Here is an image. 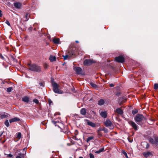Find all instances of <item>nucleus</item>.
<instances>
[{
    "label": "nucleus",
    "instance_id": "1",
    "mask_svg": "<svg viewBox=\"0 0 158 158\" xmlns=\"http://www.w3.org/2000/svg\"><path fill=\"white\" fill-rule=\"evenodd\" d=\"M52 85L53 87L54 91L56 93L61 94L63 91L58 89L59 85L56 83L54 82L53 80H52Z\"/></svg>",
    "mask_w": 158,
    "mask_h": 158
},
{
    "label": "nucleus",
    "instance_id": "2",
    "mask_svg": "<svg viewBox=\"0 0 158 158\" xmlns=\"http://www.w3.org/2000/svg\"><path fill=\"white\" fill-rule=\"evenodd\" d=\"M29 69L31 71L40 72L41 70L40 67L35 64H32L29 66Z\"/></svg>",
    "mask_w": 158,
    "mask_h": 158
},
{
    "label": "nucleus",
    "instance_id": "3",
    "mask_svg": "<svg viewBox=\"0 0 158 158\" xmlns=\"http://www.w3.org/2000/svg\"><path fill=\"white\" fill-rule=\"evenodd\" d=\"M104 123L105 126L106 127H109L110 129L112 130L114 128V125L109 119H106Z\"/></svg>",
    "mask_w": 158,
    "mask_h": 158
},
{
    "label": "nucleus",
    "instance_id": "4",
    "mask_svg": "<svg viewBox=\"0 0 158 158\" xmlns=\"http://www.w3.org/2000/svg\"><path fill=\"white\" fill-rule=\"evenodd\" d=\"M149 142L152 144H155L156 146H158V137H156L154 138V140L151 137L148 139Z\"/></svg>",
    "mask_w": 158,
    "mask_h": 158
},
{
    "label": "nucleus",
    "instance_id": "5",
    "mask_svg": "<svg viewBox=\"0 0 158 158\" xmlns=\"http://www.w3.org/2000/svg\"><path fill=\"white\" fill-rule=\"evenodd\" d=\"M85 122H86L87 125L89 126L93 127H98L100 126L99 123H94L87 119H85Z\"/></svg>",
    "mask_w": 158,
    "mask_h": 158
},
{
    "label": "nucleus",
    "instance_id": "6",
    "mask_svg": "<svg viewBox=\"0 0 158 158\" xmlns=\"http://www.w3.org/2000/svg\"><path fill=\"white\" fill-rule=\"evenodd\" d=\"M52 123L55 126H57L59 128L63 126V123L59 121H57V119H55V120H52Z\"/></svg>",
    "mask_w": 158,
    "mask_h": 158
},
{
    "label": "nucleus",
    "instance_id": "7",
    "mask_svg": "<svg viewBox=\"0 0 158 158\" xmlns=\"http://www.w3.org/2000/svg\"><path fill=\"white\" fill-rule=\"evenodd\" d=\"M73 69L77 74L79 75L82 74V69L81 68L75 67L73 68Z\"/></svg>",
    "mask_w": 158,
    "mask_h": 158
},
{
    "label": "nucleus",
    "instance_id": "8",
    "mask_svg": "<svg viewBox=\"0 0 158 158\" xmlns=\"http://www.w3.org/2000/svg\"><path fill=\"white\" fill-rule=\"evenodd\" d=\"M115 60L117 62L123 63L124 61V58L123 56H120L116 57Z\"/></svg>",
    "mask_w": 158,
    "mask_h": 158
},
{
    "label": "nucleus",
    "instance_id": "9",
    "mask_svg": "<svg viewBox=\"0 0 158 158\" xmlns=\"http://www.w3.org/2000/svg\"><path fill=\"white\" fill-rule=\"evenodd\" d=\"M10 115L7 113L1 112L0 113V118H9Z\"/></svg>",
    "mask_w": 158,
    "mask_h": 158
},
{
    "label": "nucleus",
    "instance_id": "10",
    "mask_svg": "<svg viewBox=\"0 0 158 158\" xmlns=\"http://www.w3.org/2000/svg\"><path fill=\"white\" fill-rule=\"evenodd\" d=\"M143 155L146 158H148L152 156V153L151 151H148L143 153Z\"/></svg>",
    "mask_w": 158,
    "mask_h": 158
},
{
    "label": "nucleus",
    "instance_id": "11",
    "mask_svg": "<svg viewBox=\"0 0 158 158\" xmlns=\"http://www.w3.org/2000/svg\"><path fill=\"white\" fill-rule=\"evenodd\" d=\"M129 124L131 125L135 130H137L138 128L137 126L135 123L132 121L128 122Z\"/></svg>",
    "mask_w": 158,
    "mask_h": 158
},
{
    "label": "nucleus",
    "instance_id": "12",
    "mask_svg": "<svg viewBox=\"0 0 158 158\" xmlns=\"http://www.w3.org/2000/svg\"><path fill=\"white\" fill-rule=\"evenodd\" d=\"M135 122L139 125H142L144 123V120L146 119H135Z\"/></svg>",
    "mask_w": 158,
    "mask_h": 158
},
{
    "label": "nucleus",
    "instance_id": "13",
    "mask_svg": "<svg viewBox=\"0 0 158 158\" xmlns=\"http://www.w3.org/2000/svg\"><path fill=\"white\" fill-rule=\"evenodd\" d=\"M93 63L92 61L91 60H86L84 62V64L85 65H90Z\"/></svg>",
    "mask_w": 158,
    "mask_h": 158
},
{
    "label": "nucleus",
    "instance_id": "14",
    "mask_svg": "<svg viewBox=\"0 0 158 158\" xmlns=\"http://www.w3.org/2000/svg\"><path fill=\"white\" fill-rule=\"evenodd\" d=\"M114 111L115 113L120 115L122 114L123 113V111L120 108H117Z\"/></svg>",
    "mask_w": 158,
    "mask_h": 158
},
{
    "label": "nucleus",
    "instance_id": "15",
    "mask_svg": "<svg viewBox=\"0 0 158 158\" xmlns=\"http://www.w3.org/2000/svg\"><path fill=\"white\" fill-rule=\"evenodd\" d=\"M14 5L15 7L17 8H20L21 6V4L20 2L14 3Z\"/></svg>",
    "mask_w": 158,
    "mask_h": 158
},
{
    "label": "nucleus",
    "instance_id": "16",
    "mask_svg": "<svg viewBox=\"0 0 158 158\" xmlns=\"http://www.w3.org/2000/svg\"><path fill=\"white\" fill-rule=\"evenodd\" d=\"M100 114L101 116L104 118H105L106 117L107 114L106 112V111H102L101 112Z\"/></svg>",
    "mask_w": 158,
    "mask_h": 158
},
{
    "label": "nucleus",
    "instance_id": "17",
    "mask_svg": "<svg viewBox=\"0 0 158 158\" xmlns=\"http://www.w3.org/2000/svg\"><path fill=\"white\" fill-rule=\"evenodd\" d=\"M49 60L51 62L54 61L56 60V58L55 56H51L49 57Z\"/></svg>",
    "mask_w": 158,
    "mask_h": 158
},
{
    "label": "nucleus",
    "instance_id": "18",
    "mask_svg": "<svg viewBox=\"0 0 158 158\" xmlns=\"http://www.w3.org/2000/svg\"><path fill=\"white\" fill-rule=\"evenodd\" d=\"M53 40L55 44H58L60 43V40L59 38H54Z\"/></svg>",
    "mask_w": 158,
    "mask_h": 158
},
{
    "label": "nucleus",
    "instance_id": "19",
    "mask_svg": "<svg viewBox=\"0 0 158 158\" xmlns=\"http://www.w3.org/2000/svg\"><path fill=\"white\" fill-rule=\"evenodd\" d=\"M105 102L104 100L102 99H101L98 102V104L100 106L104 104Z\"/></svg>",
    "mask_w": 158,
    "mask_h": 158
},
{
    "label": "nucleus",
    "instance_id": "20",
    "mask_svg": "<svg viewBox=\"0 0 158 158\" xmlns=\"http://www.w3.org/2000/svg\"><path fill=\"white\" fill-rule=\"evenodd\" d=\"M143 116L141 114H137L135 118H143Z\"/></svg>",
    "mask_w": 158,
    "mask_h": 158
},
{
    "label": "nucleus",
    "instance_id": "21",
    "mask_svg": "<svg viewBox=\"0 0 158 158\" xmlns=\"http://www.w3.org/2000/svg\"><path fill=\"white\" fill-rule=\"evenodd\" d=\"M23 101L26 102L28 103L29 102V98L27 97H25L23 98Z\"/></svg>",
    "mask_w": 158,
    "mask_h": 158
},
{
    "label": "nucleus",
    "instance_id": "22",
    "mask_svg": "<svg viewBox=\"0 0 158 158\" xmlns=\"http://www.w3.org/2000/svg\"><path fill=\"white\" fill-rule=\"evenodd\" d=\"M86 113V109L85 108H82L81 110V113L83 115L85 114Z\"/></svg>",
    "mask_w": 158,
    "mask_h": 158
},
{
    "label": "nucleus",
    "instance_id": "23",
    "mask_svg": "<svg viewBox=\"0 0 158 158\" xmlns=\"http://www.w3.org/2000/svg\"><path fill=\"white\" fill-rule=\"evenodd\" d=\"M21 134L20 132H18L16 134V137L18 140H19L21 137Z\"/></svg>",
    "mask_w": 158,
    "mask_h": 158
},
{
    "label": "nucleus",
    "instance_id": "24",
    "mask_svg": "<svg viewBox=\"0 0 158 158\" xmlns=\"http://www.w3.org/2000/svg\"><path fill=\"white\" fill-rule=\"evenodd\" d=\"M104 149V148H102L100 149L99 150L95 152V153L97 154H99L101 152H102Z\"/></svg>",
    "mask_w": 158,
    "mask_h": 158
},
{
    "label": "nucleus",
    "instance_id": "25",
    "mask_svg": "<svg viewBox=\"0 0 158 158\" xmlns=\"http://www.w3.org/2000/svg\"><path fill=\"white\" fill-rule=\"evenodd\" d=\"M20 120V119H10L9 121L10 123H11L13 122L19 121Z\"/></svg>",
    "mask_w": 158,
    "mask_h": 158
},
{
    "label": "nucleus",
    "instance_id": "26",
    "mask_svg": "<svg viewBox=\"0 0 158 158\" xmlns=\"http://www.w3.org/2000/svg\"><path fill=\"white\" fill-rule=\"evenodd\" d=\"M94 137L93 136H90L88 137L87 139L86 142L87 143H88L90 140L94 139Z\"/></svg>",
    "mask_w": 158,
    "mask_h": 158
},
{
    "label": "nucleus",
    "instance_id": "27",
    "mask_svg": "<svg viewBox=\"0 0 158 158\" xmlns=\"http://www.w3.org/2000/svg\"><path fill=\"white\" fill-rule=\"evenodd\" d=\"M148 120H147L148 123L149 124H152V122L154 121V119H148Z\"/></svg>",
    "mask_w": 158,
    "mask_h": 158
},
{
    "label": "nucleus",
    "instance_id": "28",
    "mask_svg": "<svg viewBox=\"0 0 158 158\" xmlns=\"http://www.w3.org/2000/svg\"><path fill=\"white\" fill-rule=\"evenodd\" d=\"M5 124L7 127H8L10 125L8 120L7 119L5 121Z\"/></svg>",
    "mask_w": 158,
    "mask_h": 158
},
{
    "label": "nucleus",
    "instance_id": "29",
    "mask_svg": "<svg viewBox=\"0 0 158 158\" xmlns=\"http://www.w3.org/2000/svg\"><path fill=\"white\" fill-rule=\"evenodd\" d=\"M122 152L123 154L126 157V158H128L127 155L125 151L123 150Z\"/></svg>",
    "mask_w": 158,
    "mask_h": 158
},
{
    "label": "nucleus",
    "instance_id": "30",
    "mask_svg": "<svg viewBox=\"0 0 158 158\" xmlns=\"http://www.w3.org/2000/svg\"><path fill=\"white\" fill-rule=\"evenodd\" d=\"M103 130V128H102L101 127L99 128L98 130L97 131V133H98V135H100V132L102 131Z\"/></svg>",
    "mask_w": 158,
    "mask_h": 158
},
{
    "label": "nucleus",
    "instance_id": "31",
    "mask_svg": "<svg viewBox=\"0 0 158 158\" xmlns=\"http://www.w3.org/2000/svg\"><path fill=\"white\" fill-rule=\"evenodd\" d=\"M138 110L137 109H135L133 110L132 112V114L134 115L137 113H138Z\"/></svg>",
    "mask_w": 158,
    "mask_h": 158
},
{
    "label": "nucleus",
    "instance_id": "32",
    "mask_svg": "<svg viewBox=\"0 0 158 158\" xmlns=\"http://www.w3.org/2000/svg\"><path fill=\"white\" fill-rule=\"evenodd\" d=\"M90 85L92 87L94 88H96L97 87V85L93 83H90Z\"/></svg>",
    "mask_w": 158,
    "mask_h": 158
},
{
    "label": "nucleus",
    "instance_id": "33",
    "mask_svg": "<svg viewBox=\"0 0 158 158\" xmlns=\"http://www.w3.org/2000/svg\"><path fill=\"white\" fill-rule=\"evenodd\" d=\"M102 131H103L105 133H107L108 132V129L105 127H103Z\"/></svg>",
    "mask_w": 158,
    "mask_h": 158
},
{
    "label": "nucleus",
    "instance_id": "34",
    "mask_svg": "<svg viewBox=\"0 0 158 158\" xmlns=\"http://www.w3.org/2000/svg\"><path fill=\"white\" fill-rule=\"evenodd\" d=\"M25 155V154H24V153H20L19 154V155L18 156H20L23 158H24Z\"/></svg>",
    "mask_w": 158,
    "mask_h": 158
},
{
    "label": "nucleus",
    "instance_id": "35",
    "mask_svg": "<svg viewBox=\"0 0 158 158\" xmlns=\"http://www.w3.org/2000/svg\"><path fill=\"white\" fill-rule=\"evenodd\" d=\"M33 102H34L36 103V104H39V101L37 99H34L33 100Z\"/></svg>",
    "mask_w": 158,
    "mask_h": 158
},
{
    "label": "nucleus",
    "instance_id": "36",
    "mask_svg": "<svg viewBox=\"0 0 158 158\" xmlns=\"http://www.w3.org/2000/svg\"><path fill=\"white\" fill-rule=\"evenodd\" d=\"M12 89V88L11 87H10L7 88L6 91L7 92H10L11 91Z\"/></svg>",
    "mask_w": 158,
    "mask_h": 158
},
{
    "label": "nucleus",
    "instance_id": "37",
    "mask_svg": "<svg viewBox=\"0 0 158 158\" xmlns=\"http://www.w3.org/2000/svg\"><path fill=\"white\" fill-rule=\"evenodd\" d=\"M158 88V84H155L154 85V89H157Z\"/></svg>",
    "mask_w": 158,
    "mask_h": 158
},
{
    "label": "nucleus",
    "instance_id": "38",
    "mask_svg": "<svg viewBox=\"0 0 158 158\" xmlns=\"http://www.w3.org/2000/svg\"><path fill=\"white\" fill-rule=\"evenodd\" d=\"M63 56L64 58V60H66L69 57V56L68 55H66L65 56Z\"/></svg>",
    "mask_w": 158,
    "mask_h": 158
},
{
    "label": "nucleus",
    "instance_id": "39",
    "mask_svg": "<svg viewBox=\"0 0 158 158\" xmlns=\"http://www.w3.org/2000/svg\"><path fill=\"white\" fill-rule=\"evenodd\" d=\"M90 158H94V155L92 153H90L89 154Z\"/></svg>",
    "mask_w": 158,
    "mask_h": 158
},
{
    "label": "nucleus",
    "instance_id": "40",
    "mask_svg": "<svg viewBox=\"0 0 158 158\" xmlns=\"http://www.w3.org/2000/svg\"><path fill=\"white\" fill-rule=\"evenodd\" d=\"M23 153H24V154H25V155H26V148H24L23 149Z\"/></svg>",
    "mask_w": 158,
    "mask_h": 158
},
{
    "label": "nucleus",
    "instance_id": "41",
    "mask_svg": "<svg viewBox=\"0 0 158 158\" xmlns=\"http://www.w3.org/2000/svg\"><path fill=\"white\" fill-rule=\"evenodd\" d=\"M5 23L6 24H7L8 26H10V24L8 21L6 20V21Z\"/></svg>",
    "mask_w": 158,
    "mask_h": 158
},
{
    "label": "nucleus",
    "instance_id": "42",
    "mask_svg": "<svg viewBox=\"0 0 158 158\" xmlns=\"http://www.w3.org/2000/svg\"><path fill=\"white\" fill-rule=\"evenodd\" d=\"M48 102L49 105H51V104L52 103V101L50 99H48Z\"/></svg>",
    "mask_w": 158,
    "mask_h": 158
},
{
    "label": "nucleus",
    "instance_id": "43",
    "mask_svg": "<svg viewBox=\"0 0 158 158\" xmlns=\"http://www.w3.org/2000/svg\"><path fill=\"white\" fill-rule=\"evenodd\" d=\"M28 15V14H26L25 16V18H26V21H27L28 20V19H27Z\"/></svg>",
    "mask_w": 158,
    "mask_h": 158
},
{
    "label": "nucleus",
    "instance_id": "44",
    "mask_svg": "<svg viewBox=\"0 0 158 158\" xmlns=\"http://www.w3.org/2000/svg\"><path fill=\"white\" fill-rule=\"evenodd\" d=\"M39 84L40 85V86H43V87L44 86V84L43 83L40 82V83H39Z\"/></svg>",
    "mask_w": 158,
    "mask_h": 158
},
{
    "label": "nucleus",
    "instance_id": "45",
    "mask_svg": "<svg viewBox=\"0 0 158 158\" xmlns=\"http://www.w3.org/2000/svg\"><path fill=\"white\" fill-rule=\"evenodd\" d=\"M149 147V144L148 143L147 144H146V149H148Z\"/></svg>",
    "mask_w": 158,
    "mask_h": 158
},
{
    "label": "nucleus",
    "instance_id": "46",
    "mask_svg": "<svg viewBox=\"0 0 158 158\" xmlns=\"http://www.w3.org/2000/svg\"><path fill=\"white\" fill-rule=\"evenodd\" d=\"M8 156L10 157H12L13 156V155L10 154H9L8 155Z\"/></svg>",
    "mask_w": 158,
    "mask_h": 158
},
{
    "label": "nucleus",
    "instance_id": "47",
    "mask_svg": "<svg viewBox=\"0 0 158 158\" xmlns=\"http://www.w3.org/2000/svg\"><path fill=\"white\" fill-rule=\"evenodd\" d=\"M110 87H112L114 86V85L113 84H110Z\"/></svg>",
    "mask_w": 158,
    "mask_h": 158
},
{
    "label": "nucleus",
    "instance_id": "48",
    "mask_svg": "<svg viewBox=\"0 0 158 158\" xmlns=\"http://www.w3.org/2000/svg\"><path fill=\"white\" fill-rule=\"evenodd\" d=\"M2 11L0 10V17H1L2 15Z\"/></svg>",
    "mask_w": 158,
    "mask_h": 158
},
{
    "label": "nucleus",
    "instance_id": "49",
    "mask_svg": "<svg viewBox=\"0 0 158 158\" xmlns=\"http://www.w3.org/2000/svg\"><path fill=\"white\" fill-rule=\"evenodd\" d=\"M16 158H23V157H21L20 156H17Z\"/></svg>",
    "mask_w": 158,
    "mask_h": 158
},
{
    "label": "nucleus",
    "instance_id": "50",
    "mask_svg": "<svg viewBox=\"0 0 158 158\" xmlns=\"http://www.w3.org/2000/svg\"><path fill=\"white\" fill-rule=\"evenodd\" d=\"M128 140H129V141L130 142V143H131V142H132V140H130V139H129V138H128Z\"/></svg>",
    "mask_w": 158,
    "mask_h": 158
},
{
    "label": "nucleus",
    "instance_id": "51",
    "mask_svg": "<svg viewBox=\"0 0 158 158\" xmlns=\"http://www.w3.org/2000/svg\"><path fill=\"white\" fill-rule=\"evenodd\" d=\"M2 134H3V132H1V134H0V137L2 135Z\"/></svg>",
    "mask_w": 158,
    "mask_h": 158
},
{
    "label": "nucleus",
    "instance_id": "52",
    "mask_svg": "<svg viewBox=\"0 0 158 158\" xmlns=\"http://www.w3.org/2000/svg\"><path fill=\"white\" fill-rule=\"evenodd\" d=\"M76 42L77 43H78L79 42L78 41H76Z\"/></svg>",
    "mask_w": 158,
    "mask_h": 158
},
{
    "label": "nucleus",
    "instance_id": "53",
    "mask_svg": "<svg viewBox=\"0 0 158 158\" xmlns=\"http://www.w3.org/2000/svg\"><path fill=\"white\" fill-rule=\"evenodd\" d=\"M79 158H83V157L82 156L80 157Z\"/></svg>",
    "mask_w": 158,
    "mask_h": 158
},
{
    "label": "nucleus",
    "instance_id": "54",
    "mask_svg": "<svg viewBox=\"0 0 158 158\" xmlns=\"http://www.w3.org/2000/svg\"><path fill=\"white\" fill-rule=\"evenodd\" d=\"M14 118L16 119V118Z\"/></svg>",
    "mask_w": 158,
    "mask_h": 158
},
{
    "label": "nucleus",
    "instance_id": "55",
    "mask_svg": "<svg viewBox=\"0 0 158 158\" xmlns=\"http://www.w3.org/2000/svg\"><path fill=\"white\" fill-rule=\"evenodd\" d=\"M69 158H72V157H70Z\"/></svg>",
    "mask_w": 158,
    "mask_h": 158
}]
</instances>
